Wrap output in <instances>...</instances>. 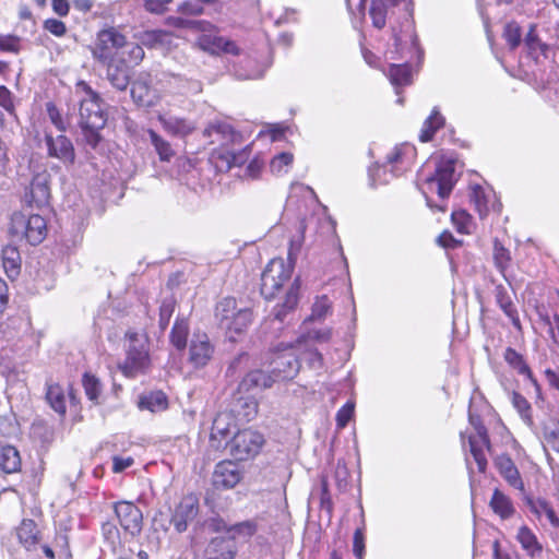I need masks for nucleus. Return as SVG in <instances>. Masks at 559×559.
<instances>
[{"instance_id":"nucleus-1","label":"nucleus","mask_w":559,"mask_h":559,"mask_svg":"<svg viewBox=\"0 0 559 559\" xmlns=\"http://www.w3.org/2000/svg\"><path fill=\"white\" fill-rule=\"evenodd\" d=\"M75 95L80 102V126L104 128L107 116L99 94L85 81H79L75 85Z\"/></svg>"},{"instance_id":"nucleus-2","label":"nucleus","mask_w":559,"mask_h":559,"mask_svg":"<svg viewBox=\"0 0 559 559\" xmlns=\"http://www.w3.org/2000/svg\"><path fill=\"white\" fill-rule=\"evenodd\" d=\"M10 233L17 238H25L31 245L40 243L47 233V224L38 214L25 215L14 213L11 217Z\"/></svg>"},{"instance_id":"nucleus-3","label":"nucleus","mask_w":559,"mask_h":559,"mask_svg":"<svg viewBox=\"0 0 559 559\" xmlns=\"http://www.w3.org/2000/svg\"><path fill=\"white\" fill-rule=\"evenodd\" d=\"M128 342L127 358L121 370L127 377H134L150 366L147 344L145 337L136 333H128Z\"/></svg>"},{"instance_id":"nucleus-4","label":"nucleus","mask_w":559,"mask_h":559,"mask_svg":"<svg viewBox=\"0 0 559 559\" xmlns=\"http://www.w3.org/2000/svg\"><path fill=\"white\" fill-rule=\"evenodd\" d=\"M126 46V36L115 27L98 32L92 47L94 59L99 62L118 59L121 49Z\"/></svg>"},{"instance_id":"nucleus-5","label":"nucleus","mask_w":559,"mask_h":559,"mask_svg":"<svg viewBox=\"0 0 559 559\" xmlns=\"http://www.w3.org/2000/svg\"><path fill=\"white\" fill-rule=\"evenodd\" d=\"M424 181V194L436 191L442 200L447 199L456 181L454 163L450 159L441 160L437 164L435 173L425 177Z\"/></svg>"},{"instance_id":"nucleus-6","label":"nucleus","mask_w":559,"mask_h":559,"mask_svg":"<svg viewBox=\"0 0 559 559\" xmlns=\"http://www.w3.org/2000/svg\"><path fill=\"white\" fill-rule=\"evenodd\" d=\"M293 269L282 258L272 259L261 275V294L270 299L290 278Z\"/></svg>"},{"instance_id":"nucleus-7","label":"nucleus","mask_w":559,"mask_h":559,"mask_svg":"<svg viewBox=\"0 0 559 559\" xmlns=\"http://www.w3.org/2000/svg\"><path fill=\"white\" fill-rule=\"evenodd\" d=\"M263 443L264 438L260 432L245 429L231 439L230 454L238 461H245L258 454Z\"/></svg>"},{"instance_id":"nucleus-8","label":"nucleus","mask_w":559,"mask_h":559,"mask_svg":"<svg viewBox=\"0 0 559 559\" xmlns=\"http://www.w3.org/2000/svg\"><path fill=\"white\" fill-rule=\"evenodd\" d=\"M292 345L275 353L274 358L270 362V373L277 381H286L294 379L300 369V362L295 352L287 350Z\"/></svg>"},{"instance_id":"nucleus-9","label":"nucleus","mask_w":559,"mask_h":559,"mask_svg":"<svg viewBox=\"0 0 559 559\" xmlns=\"http://www.w3.org/2000/svg\"><path fill=\"white\" fill-rule=\"evenodd\" d=\"M214 345L204 332H194L188 345V362L195 369L205 367L214 355Z\"/></svg>"},{"instance_id":"nucleus-10","label":"nucleus","mask_w":559,"mask_h":559,"mask_svg":"<svg viewBox=\"0 0 559 559\" xmlns=\"http://www.w3.org/2000/svg\"><path fill=\"white\" fill-rule=\"evenodd\" d=\"M131 97L140 107H154L160 100L159 92L152 87V75L148 72H140L131 82Z\"/></svg>"},{"instance_id":"nucleus-11","label":"nucleus","mask_w":559,"mask_h":559,"mask_svg":"<svg viewBox=\"0 0 559 559\" xmlns=\"http://www.w3.org/2000/svg\"><path fill=\"white\" fill-rule=\"evenodd\" d=\"M199 513V499L194 495L185 496L176 506L170 523L178 533L187 531Z\"/></svg>"},{"instance_id":"nucleus-12","label":"nucleus","mask_w":559,"mask_h":559,"mask_svg":"<svg viewBox=\"0 0 559 559\" xmlns=\"http://www.w3.org/2000/svg\"><path fill=\"white\" fill-rule=\"evenodd\" d=\"M50 175L44 169L36 173L31 181L29 189L25 193V200L37 207L46 205L50 198Z\"/></svg>"},{"instance_id":"nucleus-13","label":"nucleus","mask_w":559,"mask_h":559,"mask_svg":"<svg viewBox=\"0 0 559 559\" xmlns=\"http://www.w3.org/2000/svg\"><path fill=\"white\" fill-rule=\"evenodd\" d=\"M203 135L210 140L211 143H217L222 146L237 143L240 140V134L226 121L213 120L203 131Z\"/></svg>"},{"instance_id":"nucleus-14","label":"nucleus","mask_w":559,"mask_h":559,"mask_svg":"<svg viewBox=\"0 0 559 559\" xmlns=\"http://www.w3.org/2000/svg\"><path fill=\"white\" fill-rule=\"evenodd\" d=\"M236 427L234 417L229 413H219L213 420L210 444L213 449L225 448L231 430Z\"/></svg>"},{"instance_id":"nucleus-15","label":"nucleus","mask_w":559,"mask_h":559,"mask_svg":"<svg viewBox=\"0 0 559 559\" xmlns=\"http://www.w3.org/2000/svg\"><path fill=\"white\" fill-rule=\"evenodd\" d=\"M115 513L124 531L131 535L141 531L142 512L136 506L127 501L118 502L115 506Z\"/></svg>"},{"instance_id":"nucleus-16","label":"nucleus","mask_w":559,"mask_h":559,"mask_svg":"<svg viewBox=\"0 0 559 559\" xmlns=\"http://www.w3.org/2000/svg\"><path fill=\"white\" fill-rule=\"evenodd\" d=\"M45 142L49 156L56 157L64 164L74 163V147L66 135L59 134L57 136H52L50 133H46Z\"/></svg>"},{"instance_id":"nucleus-17","label":"nucleus","mask_w":559,"mask_h":559,"mask_svg":"<svg viewBox=\"0 0 559 559\" xmlns=\"http://www.w3.org/2000/svg\"><path fill=\"white\" fill-rule=\"evenodd\" d=\"M106 64V78L118 91H126L130 84L131 70L126 63V58H118L104 62Z\"/></svg>"},{"instance_id":"nucleus-18","label":"nucleus","mask_w":559,"mask_h":559,"mask_svg":"<svg viewBox=\"0 0 559 559\" xmlns=\"http://www.w3.org/2000/svg\"><path fill=\"white\" fill-rule=\"evenodd\" d=\"M416 154V150L411 144H401L395 146L386 156L385 165L391 166L390 171L393 176H400L405 171Z\"/></svg>"},{"instance_id":"nucleus-19","label":"nucleus","mask_w":559,"mask_h":559,"mask_svg":"<svg viewBox=\"0 0 559 559\" xmlns=\"http://www.w3.org/2000/svg\"><path fill=\"white\" fill-rule=\"evenodd\" d=\"M240 479V469L231 461H223L216 465L213 474V484L216 488H234Z\"/></svg>"},{"instance_id":"nucleus-20","label":"nucleus","mask_w":559,"mask_h":559,"mask_svg":"<svg viewBox=\"0 0 559 559\" xmlns=\"http://www.w3.org/2000/svg\"><path fill=\"white\" fill-rule=\"evenodd\" d=\"M367 0H356L357 9H362L365 7ZM400 0H372L370 7V16L372 19V24L377 28H382L385 25L386 20V11L390 5L397 4ZM355 0H346L347 7L352 9V3Z\"/></svg>"},{"instance_id":"nucleus-21","label":"nucleus","mask_w":559,"mask_h":559,"mask_svg":"<svg viewBox=\"0 0 559 559\" xmlns=\"http://www.w3.org/2000/svg\"><path fill=\"white\" fill-rule=\"evenodd\" d=\"M471 453L477 464L479 472H485L487 460L484 453V448L489 449V438L485 427H477V435L469 438Z\"/></svg>"},{"instance_id":"nucleus-22","label":"nucleus","mask_w":559,"mask_h":559,"mask_svg":"<svg viewBox=\"0 0 559 559\" xmlns=\"http://www.w3.org/2000/svg\"><path fill=\"white\" fill-rule=\"evenodd\" d=\"M276 382L271 373L262 370H253L247 373L239 384L241 392H250L253 390H264L271 388Z\"/></svg>"},{"instance_id":"nucleus-23","label":"nucleus","mask_w":559,"mask_h":559,"mask_svg":"<svg viewBox=\"0 0 559 559\" xmlns=\"http://www.w3.org/2000/svg\"><path fill=\"white\" fill-rule=\"evenodd\" d=\"M495 464L500 475L514 488L524 490V484L513 461L507 455H500Z\"/></svg>"},{"instance_id":"nucleus-24","label":"nucleus","mask_w":559,"mask_h":559,"mask_svg":"<svg viewBox=\"0 0 559 559\" xmlns=\"http://www.w3.org/2000/svg\"><path fill=\"white\" fill-rule=\"evenodd\" d=\"M526 506L530 511L540 521L545 516L554 528L559 527V518L552 506L545 499L526 498Z\"/></svg>"},{"instance_id":"nucleus-25","label":"nucleus","mask_w":559,"mask_h":559,"mask_svg":"<svg viewBox=\"0 0 559 559\" xmlns=\"http://www.w3.org/2000/svg\"><path fill=\"white\" fill-rule=\"evenodd\" d=\"M234 555L233 543L223 537L213 538L205 549V559H233Z\"/></svg>"},{"instance_id":"nucleus-26","label":"nucleus","mask_w":559,"mask_h":559,"mask_svg":"<svg viewBox=\"0 0 559 559\" xmlns=\"http://www.w3.org/2000/svg\"><path fill=\"white\" fill-rule=\"evenodd\" d=\"M158 120L168 133L177 136H186L195 129L193 122L183 118L159 115Z\"/></svg>"},{"instance_id":"nucleus-27","label":"nucleus","mask_w":559,"mask_h":559,"mask_svg":"<svg viewBox=\"0 0 559 559\" xmlns=\"http://www.w3.org/2000/svg\"><path fill=\"white\" fill-rule=\"evenodd\" d=\"M238 310L234 298L227 297L222 299L215 308V318L219 326L222 329H229V321L237 314Z\"/></svg>"},{"instance_id":"nucleus-28","label":"nucleus","mask_w":559,"mask_h":559,"mask_svg":"<svg viewBox=\"0 0 559 559\" xmlns=\"http://www.w3.org/2000/svg\"><path fill=\"white\" fill-rule=\"evenodd\" d=\"M230 539H238L242 542L249 540L258 531V523L254 520H247L236 523L229 527L223 525Z\"/></svg>"},{"instance_id":"nucleus-29","label":"nucleus","mask_w":559,"mask_h":559,"mask_svg":"<svg viewBox=\"0 0 559 559\" xmlns=\"http://www.w3.org/2000/svg\"><path fill=\"white\" fill-rule=\"evenodd\" d=\"M2 265L10 278H14L20 274L21 257L16 247L5 246L2 249Z\"/></svg>"},{"instance_id":"nucleus-30","label":"nucleus","mask_w":559,"mask_h":559,"mask_svg":"<svg viewBox=\"0 0 559 559\" xmlns=\"http://www.w3.org/2000/svg\"><path fill=\"white\" fill-rule=\"evenodd\" d=\"M252 313L249 309H239L237 314L229 321V329H224L230 341H236V336L241 334L251 323Z\"/></svg>"},{"instance_id":"nucleus-31","label":"nucleus","mask_w":559,"mask_h":559,"mask_svg":"<svg viewBox=\"0 0 559 559\" xmlns=\"http://www.w3.org/2000/svg\"><path fill=\"white\" fill-rule=\"evenodd\" d=\"M21 466V459L19 451L12 445L0 448V468L4 473H14Z\"/></svg>"},{"instance_id":"nucleus-32","label":"nucleus","mask_w":559,"mask_h":559,"mask_svg":"<svg viewBox=\"0 0 559 559\" xmlns=\"http://www.w3.org/2000/svg\"><path fill=\"white\" fill-rule=\"evenodd\" d=\"M299 285V281L295 280V282L292 284L289 290L285 296L284 302L275 307L274 317L276 320L283 321L286 313L297 306Z\"/></svg>"},{"instance_id":"nucleus-33","label":"nucleus","mask_w":559,"mask_h":559,"mask_svg":"<svg viewBox=\"0 0 559 559\" xmlns=\"http://www.w3.org/2000/svg\"><path fill=\"white\" fill-rule=\"evenodd\" d=\"M504 359L519 373L527 376L528 379L535 385L537 393L539 394V386L537 384V381L535 379H533L530 367L524 361L522 355H520L515 349L509 347L506 349Z\"/></svg>"},{"instance_id":"nucleus-34","label":"nucleus","mask_w":559,"mask_h":559,"mask_svg":"<svg viewBox=\"0 0 559 559\" xmlns=\"http://www.w3.org/2000/svg\"><path fill=\"white\" fill-rule=\"evenodd\" d=\"M140 40L142 45L150 48H164L170 45L171 34L162 29L146 31L141 35Z\"/></svg>"},{"instance_id":"nucleus-35","label":"nucleus","mask_w":559,"mask_h":559,"mask_svg":"<svg viewBox=\"0 0 559 559\" xmlns=\"http://www.w3.org/2000/svg\"><path fill=\"white\" fill-rule=\"evenodd\" d=\"M490 507L501 519H509L514 513L511 500L499 489L493 491L490 500Z\"/></svg>"},{"instance_id":"nucleus-36","label":"nucleus","mask_w":559,"mask_h":559,"mask_svg":"<svg viewBox=\"0 0 559 559\" xmlns=\"http://www.w3.org/2000/svg\"><path fill=\"white\" fill-rule=\"evenodd\" d=\"M215 165L221 170H229L234 166H240L245 162L242 153L236 154L233 151L225 150L213 154Z\"/></svg>"},{"instance_id":"nucleus-37","label":"nucleus","mask_w":559,"mask_h":559,"mask_svg":"<svg viewBox=\"0 0 559 559\" xmlns=\"http://www.w3.org/2000/svg\"><path fill=\"white\" fill-rule=\"evenodd\" d=\"M17 537L26 548L35 546L38 540L36 523L33 520H23L17 528Z\"/></svg>"},{"instance_id":"nucleus-38","label":"nucleus","mask_w":559,"mask_h":559,"mask_svg":"<svg viewBox=\"0 0 559 559\" xmlns=\"http://www.w3.org/2000/svg\"><path fill=\"white\" fill-rule=\"evenodd\" d=\"M46 400L55 412L60 415L66 414V395L63 389L59 384H49L47 386Z\"/></svg>"},{"instance_id":"nucleus-39","label":"nucleus","mask_w":559,"mask_h":559,"mask_svg":"<svg viewBox=\"0 0 559 559\" xmlns=\"http://www.w3.org/2000/svg\"><path fill=\"white\" fill-rule=\"evenodd\" d=\"M151 144L154 146L156 153L162 162H169L175 155L170 143L157 134L154 130H147Z\"/></svg>"},{"instance_id":"nucleus-40","label":"nucleus","mask_w":559,"mask_h":559,"mask_svg":"<svg viewBox=\"0 0 559 559\" xmlns=\"http://www.w3.org/2000/svg\"><path fill=\"white\" fill-rule=\"evenodd\" d=\"M444 123V118L437 109H433L431 115L425 120L419 139L421 142H428L432 139L435 132Z\"/></svg>"},{"instance_id":"nucleus-41","label":"nucleus","mask_w":559,"mask_h":559,"mask_svg":"<svg viewBox=\"0 0 559 559\" xmlns=\"http://www.w3.org/2000/svg\"><path fill=\"white\" fill-rule=\"evenodd\" d=\"M516 538L528 555L534 556L542 551V546L538 543L536 535L527 526H521L519 528Z\"/></svg>"},{"instance_id":"nucleus-42","label":"nucleus","mask_w":559,"mask_h":559,"mask_svg":"<svg viewBox=\"0 0 559 559\" xmlns=\"http://www.w3.org/2000/svg\"><path fill=\"white\" fill-rule=\"evenodd\" d=\"M189 333V324L188 321L183 318H177L171 333H170V342L171 344L179 350L186 348L187 346V337Z\"/></svg>"},{"instance_id":"nucleus-43","label":"nucleus","mask_w":559,"mask_h":559,"mask_svg":"<svg viewBox=\"0 0 559 559\" xmlns=\"http://www.w3.org/2000/svg\"><path fill=\"white\" fill-rule=\"evenodd\" d=\"M491 192H486L480 186H475L472 189L471 201L474 203L476 211L480 217L487 215L490 210Z\"/></svg>"},{"instance_id":"nucleus-44","label":"nucleus","mask_w":559,"mask_h":559,"mask_svg":"<svg viewBox=\"0 0 559 559\" xmlns=\"http://www.w3.org/2000/svg\"><path fill=\"white\" fill-rule=\"evenodd\" d=\"M511 403H512L513 407L516 409V412L519 413V415L521 416L522 420L527 426H533L534 420H533V416H532V406L528 403V401L520 393L512 392L511 393Z\"/></svg>"},{"instance_id":"nucleus-45","label":"nucleus","mask_w":559,"mask_h":559,"mask_svg":"<svg viewBox=\"0 0 559 559\" xmlns=\"http://www.w3.org/2000/svg\"><path fill=\"white\" fill-rule=\"evenodd\" d=\"M389 79L395 87L407 85L412 80L411 68L407 64H391Z\"/></svg>"},{"instance_id":"nucleus-46","label":"nucleus","mask_w":559,"mask_h":559,"mask_svg":"<svg viewBox=\"0 0 559 559\" xmlns=\"http://www.w3.org/2000/svg\"><path fill=\"white\" fill-rule=\"evenodd\" d=\"M82 383L88 400L98 404L103 391L100 381L95 376L86 372L83 376Z\"/></svg>"},{"instance_id":"nucleus-47","label":"nucleus","mask_w":559,"mask_h":559,"mask_svg":"<svg viewBox=\"0 0 559 559\" xmlns=\"http://www.w3.org/2000/svg\"><path fill=\"white\" fill-rule=\"evenodd\" d=\"M294 160V155L288 152H283L277 155H275L271 163H270V169L272 174L276 176H282L284 174H287Z\"/></svg>"},{"instance_id":"nucleus-48","label":"nucleus","mask_w":559,"mask_h":559,"mask_svg":"<svg viewBox=\"0 0 559 559\" xmlns=\"http://www.w3.org/2000/svg\"><path fill=\"white\" fill-rule=\"evenodd\" d=\"M497 302L503 312L511 319L514 326H520V320L514 305L503 288L497 289Z\"/></svg>"},{"instance_id":"nucleus-49","label":"nucleus","mask_w":559,"mask_h":559,"mask_svg":"<svg viewBox=\"0 0 559 559\" xmlns=\"http://www.w3.org/2000/svg\"><path fill=\"white\" fill-rule=\"evenodd\" d=\"M140 406L153 413L160 412L167 408V397L162 392H154L142 397Z\"/></svg>"},{"instance_id":"nucleus-50","label":"nucleus","mask_w":559,"mask_h":559,"mask_svg":"<svg viewBox=\"0 0 559 559\" xmlns=\"http://www.w3.org/2000/svg\"><path fill=\"white\" fill-rule=\"evenodd\" d=\"M331 301L326 296L317 297L309 317L310 321L324 320L331 313Z\"/></svg>"},{"instance_id":"nucleus-51","label":"nucleus","mask_w":559,"mask_h":559,"mask_svg":"<svg viewBox=\"0 0 559 559\" xmlns=\"http://www.w3.org/2000/svg\"><path fill=\"white\" fill-rule=\"evenodd\" d=\"M451 219L456 230L461 234H469L473 228V217L464 210L453 211Z\"/></svg>"},{"instance_id":"nucleus-52","label":"nucleus","mask_w":559,"mask_h":559,"mask_svg":"<svg viewBox=\"0 0 559 559\" xmlns=\"http://www.w3.org/2000/svg\"><path fill=\"white\" fill-rule=\"evenodd\" d=\"M124 56H127V64L128 62L139 64L144 58V50L141 45L126 40V46L121 49L119 58H124Z\"/></svg>"},{"instance_id":"nucleus-53","label":"nucleus","mask_w":559,"mask_h":559,"mask_svg":"<svg viewBox=\"0 0 559 559\" xmlns=\"http://www.w3.org/2000/svg\"><path fill=\"white\" fill-rule=\"evenodd\" d=\"M221 41L222 36L206 35L203 34L198 38V46L211 55L221 53Z\"/></svg>"},{"instance_id":"nucleus-54","label":"nucleus","mask_w":559,"mask_h":559,"mask_svg":"<svg viewBox=\"0 0 559 559\" xmlns=\"http://www.w3.org/2000/svg\"><path fill=\"white\" fill-rule=\"evenodd\" d=\"M493 260L495 264L500 271L501 274H503L509 265V262L511 260L510 252L507 250L499 241H495L493 245Z\"/></svg>"},{"instance_id":"nucleus-55","label":"nucleus","mask_w":559,"mask_h":559,"mask_svg":"<svg viewBox=\"0 0 559 559\" xmlns=\"http://www.w3.org/2000/svg\"><path fill=\"white\" fill-rule=\"evenodd\" d=\"M369 177L372 185H383L388 183L392 177V173L388 171V165H374L373 167L369 168Z\"/></svg>"},{"instance_id":"nucleus-56","label":"nucleus","mask_w":559,"mask_h":559,"mask_svg":"<svg viewBox=\"0 0 559 559\" xmlns=\"http://www.w3.org/2000/svg\"><path fill=\"white\" fill-rule=\"evenodd\" d=\"M503 36L510 48L515 49L520 45L522 38L520 25L516 22H509L504 27Z\"/></svg>"},{"instance_id":"nucleus-57","label":"nucleus","mask_w":559,"mask_h":559,"mask_svg":"<svg viewBox=\"0 0 559 559\" xmlns=\"http://www.w3.org/2000/svg\"><path fill=\"white\" fill-rule=\"evenodd\" d=\"M174 310L175 301L173 299H165L159 308V326L163 330L169 324Z\"/></svg>"},{"instance_id":"nucleus-58","label":"nucleus","mask_w":559,"mask_h":559,"mask_svg":"<svg viewBox=\"0 0 559 559\" xmlns=\"http://www.w3.org/2000/svg\"><path fill=\"white\" fill-rule=\"evenodd\" d=\"M354 403L347 402L342 408L338 409L336 414V426L338 429H343L346 427L348 421L352 419L354 415Z\"/></svg>"},{"instance_id":"nucleus-59","label":"nucleus","mask_w":559,"mask_h":559,"mask_svg":"<svg viewBox=\"0 0 559 559\" xmlns=\"http://www.w3.org/2000/svg\"><path fill=\"white\" fill-rule=\"evenodd\" d=\"M103 534L105 539L110 544L111 551L117 552L120 547L119 532L115 525L107 523L103 526Z\"/></svg>"},{"instance_id":"nucleus-60","label":"nucleus","mask_w":559,"mask_h":559,"mask_svg":"<svg viewBox=\"0 0 559 559\" xmlns=\"http://www.w3.org/2000/svg\"><path fill=\"white\" fill-rule=\"evenodd\" d=\"M84 140L91 147H96L100 141L99 130L102 128H94L92 126H81Z\"/></svg>"},{"instance_id":"nucleus-61","label":"nucleus","mask_w":559,"mask_h":559,"mask_svg":"<svg viewBox=\"0 0 559 559\" xmlns=\"http://www.w3.org/2000/svg\"><path fill=\"white\" fill-rule=\"evenodd\" d=\"M200 1H185L179 4L178 11L186 15H200L203 13V7Z\"/></svg>"},{"instance_id":"nucleus-62","label":"nucleus","mask_w":559,"mask_h":559,"mask_svg":"<svg viewBox=\"0 0 559 559\" xmlns=\"http://www.w3.org/2000/svg\"><path fill=\"white\" fill-rule=\"evenodd\" d=\"M45 29L53 34L55 36L61 37L66 34L67 27L62 21L57 19H48L45 21Z\"/></svg>"},{"instance_id":"nucleus-63","label":"nucleus","mask_w":559,"mask_h":559,"mask_svg":"<svg viewBox=\"0 0 559 559\" xmlns=\"http://www.w3.org/2000/svg\"><path fill=\"white\" fill-rule=\"evenodd\" d=\"M353 551L358 559H362L365 552V536L362 528H357L354 533Z\"/></svg>"},{"instance_id":"nucleus-64","label":"nucleus","mask_w":559,"mask_h":559,"mask_svg":"<svg viewBox=\"0 0 559 559\" xmlns=\"http://www.w3.org/2000/svg\"><path fill=\"white\" fill-rule=\"evenodd\" d=\"M544 441L546 443V447H548L551 450H554L555 452L559 453V430L558 429L545 430Z\"/></svg>"}]
</instances>
